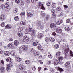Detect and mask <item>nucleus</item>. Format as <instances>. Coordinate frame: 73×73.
Returning a JSON list of instances; mask_svg holds the SVG:
<instances>
[{
  "label": "nucleus",
  "instance_id": "nucleus-1",
  "mask_svg": "<svg viewBox=\"0 0 73 73\" xmlns=\"http://www.w3.org/2000/svg\"><path fill=\"white\" fill-rule=\"evenodd\" d=\"M35 30L33 29L31 27H29L28 28H26L25 30V32H26V33H27L28 32H34Z\"/></svg>",
  "mask_w": 73,
  "mask_h": 73
},
{
  "label": "nucleus",
  "instance_id": "nucleus-57",
  "mask_svg": "<svg viewBox=\"0 0 73 73\" xmlns=\"http://www.w3.org/2000/svg\"><path fill=\"white\" fill-rule=\"evenodd\" d=\"M38 49H40L41 48V45H38Z\"/></svg>",
  "mask_w": 73,
  "mask_h": 73
},
{
  "label": "nucleus",
  "instance_id": "nucleus-40",
  "mask_svg": "<svg viewBox=\"0 0 73 73\" xmlns=\"http://www.w3.org/2000/svg\"><path fill=\"white\" fill-rule=\"evenodd\" d=\"M20 24L21 25H25V23L23 21H21Z\"/></svg>",
  "mask_w": 73,
  "mask_h": 73
},
{
  "label": "nucleus",
  "instance_id": "nucleus-38",
  "mask_svg": "<svg viewBox=\"0 0 73 73\" xmlns=\"http://www.w3.org/2000/svg\"><path fill=\"white\" fill-rule=\"evenodd\" d=\"M15 52H13L11 51L10 52V54L12 56H15Z\"/></svg>",
  "mask_w": 73,
  "mask_h": 73
},
{
  "label": "nucleus",
  "instance_id": "nucleus-37",
  "mask_svg": "<svg viewBox=\"0 0 73 73\" xmlns=\"http://www.w3.org/2000/svg\"><path fill=\"white\" fill-rule=\"evenodd\" d=\"M54 48L55 49H58L59 48V45L58 44H56L54 46Z\"/></svg>",
  "mask_w": 73,
  "mask_h": 73
},
{
  "label": "nucleus",
  "instance_id": "nucleus-43",
  "mask_svg": "<svg viewBox=\"0 0 73 73\" xmlns=\"http://www.w3.org/2000/svg\"><path fill=\"white\" fill-rule=\"evenodd\" d=\"M58 69L59 70L60 72H61L62 71H64V70L59 67H58Z\"/></svg>",
  "mask_w": 73,
  "mask_h": 73
},
{
  "label": "nucleus",
  "instance_id": "nucleus-62",
  "mask_svg": "<svg viewBox=\"0 0 73 73\" xmlns=\"http://www.w3.org/2000/svg\"><path fill=\"white\" fill-rule=\"evenodd\" d=\"M9 41H13V39L12 38H10L9 39Z\"/></svg>",
  "mask_w": 73,
  "mask_h": 73
},
{
  "label": "nucleus",
  "instance_id": "nucleus-4",
  "mask_svg": "<svg viewBox=\"0 0 73 73\" xmlns=\"http://www.w3.org/2000/svg\"><path fill=\"white\" fill-rule=\"evenodd\" d=\"M20 48L21 49H23L24 50H26L28 49V46L24 45L21 46Z\"/></svg>",
  "mask_w": 73,
  "mask_h": 73
},
{
  "label": "nucleus",
  "instance_id": "nucleus-16",
  "mask_svg": "<svg viewBox=\"0 0 73 73\" xmlns=\"http://www.w3.org/2000/svg\"><path fill=\"white\" fill-rule=\"evenodd\" d=\"M5 19V15H1L0 17V19L1 20H2V21H3V20H4Z\"/></svg>",
  "mask_w": 73,
  "mask_h": 73
},
{
  "label": "nucleus",
  "instance_id": "nucleus-63",
  "mask_svg": "<svg viewBox=\"0 0 73 73\" xmlns=\"http://www.w3.org/2000/svg\"><path fill=\"white\" fill-rule=\"evenodd\" d=\"M64 8H68V6L66 5H64Z\"/></svg>",
  "mask_w": 73,
  "mask_h": 73
},
{
  "label": "nucleus",
  "instance_id": "nucleus-15",
  "mask_svg": "<svg viewBox=\"0 0 73 73\" xmlns=\"http://www.w3.org/2000/svg\"><path fill=\"white\" fill-rule=\"evenodd\" d=\"M19 68L21 70H23L24 68V66L22 64H20L19 66Z\"/></svg>",
  "mask_w": 73,
  "mask_h": 73
},
{
  "label": "nucleus",
  "instance_id": "nucleus-51",
  "mask_svg": "<svg viewBox=\"0 0 73 73\" xmlns=\"http://www.w3.org/2000/svg\"><path fill=\"white\" fill-rule=\"evenodd\" d=\"M68 51L66 50H65L64 52V53L65 54L66 56H67V54H68Z\"/></svg>",
  "mask_w": 73,
  "mask_h": 73
},
{
  "label": "nucleus",
  "instance_id": "nucleus-3",
  "mask_svg": "<svg viewBox=\"0 0 73 73\" xmlns=\"http://www.w3.org/2000/svg\"><path fill=\"white\" fill-rule=\"evenodd\" d=\"M43 2H39L38 3V5L39 7H41V9L43 10H45V8L43 6Z\"/></svg>",
  "mask_w": 73,
  "mask_h": 73
},
{
  "label": "nucleus",
  "instance_id": "nucleus-25",
  "mask_svg": "<svg viewBox=\"0 0 73 73\" xmlns=\"http://www.w3.org/2000/svg\"><path fill=\"white\" fill-rule=\"evenodd\" d=\"M16 61L17 62H20L21 61V59L18 57H17L16 58Z\"/></svg>",
  "mask_w": 73,
  "mask_h": 73
},
{
  "label": "nucleus",
  "instance_id": "nucleus-29",
  "mask_svg": "<svg viewBox=\"0 0 73 73\" xmlns=\"http://www.w3.org/2000/svg\"><path fill=\"white\" fill-rule=\"evenodd\" d=\"M51 6L53 8H54L56 7V4L55 3H52Z\"/></svg>",
  "mask_w": 73,
  "mask_h": 73
},
{
  "label": "nucleus",
  "instance_id": "nucleus-8",
  "mask_svg": "<svg viewBox=\"0 0 73 73\" xmlns=\"http://www.w3.org/2000/svg\"><path fill=\"white\" fill-rule=\"evenodd\" d=\"M56 32H57L58 33H61L62 32L61 29L60 28H57L56 29Z\"/></svg>",
  "mask_w": 73,
  "mask_h": 73
},
{
  "label": "nucleus",
  "instance_id": "nucleus-7",
  "mask_svg": "<svg viewBox=\"0 0 73 73\" xmlns=\"http://www.w3.org/2000/svg\"><path fill=\"white\" fill-rule=\"evenodd\" d=\"M59 63V62H58V60H54L53 62V64L54 65H58Z\"/></svg>",
  "mask_w": 73,
  "mask_h": 73
},
{
  "label": "nucleus",
  "instance_id": "nucleus-19",
  "mask_svg": "<svg viewBox=\"0 0 73 73\" xmlns=\"http://www.w3.org/2000/svg\"><path fill=\"white\" fill-rule=\"evenodd\" d=\"M17 34L18 36H19L20 37H21L23 36V33L21 32H19Z\"/></svg>",
  "mask_w": 73,
  "mask_h": 73
},
{
  "label": "nucleus",
  "instance_id": "nucleus-12",
  "mask_svg": "<svg viewBox=\"0 0 73 73\" xmlns=\"http://www.w3.org/2000/svg\"><path fill=\"white\" fill-rule=\"evenodd\" d=\"M0 70L1 71V73H3L5 70V68L4 67H1L0 68Z\"/></svg>",
  "mask_w": 73,
  "mask_h": 73
},
{
  "label": "nucleus",
  "instance_id": "nucleus-31",
  "mask_svg": "<svg viewBox=\"0 0 73 73\" xmlns=\"http://www.w3.org/2000/svg\"><path fill=\"white\" fill-rule=\"evenodd\" d=\"M6 61L8 62H10L11 61V59L10 58H8L6 59Z\"/></svg>",
  "mask_w": 73,
  "mask_h": 73
},
{
  "label": "nucleus",
  "instance_id": "nucleus-11",
  "mask_svg": "<svg viewBox=\"0 0 73 73\" xmlns=\"http://www.w3.org/2000/svg\"><path fill=\"white\" fill-rule=\"evenodd\" d=\"M56 25L53 23H52L50 24V28H56Z\"/></svg>",
  "mask_w": 73,
  "mask_h": 73
},
{
  "label": "nucleus",
  "instance_id": "nucleus-20",
  "mask_svg": "<svg viewBox=\"0 0 73 73\" xmlns=\"http://www.w3.org/2000/svg\"><path fill=\"white\" fill-rule=\"evenodd\" d=\"M31 36L32 37H36V34L35 33V31L34 32H32Z\"/></svg>",
  "mask_w": 73,
  "mask_h": 73
},
{
  "label": "nucleus",
  "instance_id": "nucleus-2",
  "mask_svg": "<svg viewBox=\"0 0 73 73\" xmlns=\"http://www.w3.org/2000/svg\"><path fill=\"white\" fill-rule=\"evenodd\" d=\"M28 36L26 35L23 38V41H24L25 42H27L28 41H29V39L28 38Z\"/></svg>",
  "mask_w": 73,
  "mask_h": 73
},
{
  "label": "nucleus",
  "instance_id": "nucleus-50",
  "mask_svg": "<svg viewBox=\"0 0 73 73\" xmlns=\"http://www.w3.org/2000/svg\"><path fill=\"white\" fill-rule=\"evenodd\" d=\"M15 2L17 4H19L20 3V0H15Z\"/></svg>",
  "mask_w": 73,
  "mask_h": 73
},
{
  "label": "nucleus",
  "instance_id": "nucleus-13",
  "mask_svg": "<svg viewBox=\"0 0 73 73\" xmlns=\"http://www.w3.org/2000/svg\"><path fill=\"white\" fill-rule=\"evenodd\" d=\"M37 37L39 38H41L43 37V34L42 33H39L37 35Z\"/></svg>",
  "mask_w": 73,
  "mask_h": 73
},
{
  "label": "nucleus",
  "instance_id": "nucleus-26",
  "mask_svg": "<svg viewBox=\"0 0 73 73\" xmlns=\"http://www.w3.org/2000/svg\"><path fill=\"white\" fill-rule=\"evenodd\" d=\"M14 45L15 46H17L19 44V41L15 40L14 42Z\"/></svg>",
  "mask_w": 73,
  "mask_h": 73
},
{
  "label": "nucleus",
  "instance_id": "nucleus-30",
  "mask_svg": "<svg viewBox=\"0 0 73 73\" xmlns=\"http://www.w3.org/2000/svg\"><path fill=\"white\" fill-rule=\"evenodd\" d=\"M17 12H18V9L17 8L15 9L13 11V12L14 13H16Z\"/></svg>",
  "mask_w": 73,
  "mask_h": 73
},
{
  "label": "nucleus",
  "instance_id": "nucleus-27",
  "mask_svg": "<svg viewBox=\"0 0 73 73\" xmlns=\"http://www.w3.org/2000/svg\"><path fill=\"white\" fill-rule=\"evenodd\" d=\"M38 25H39V27L41 29H43V28H44V26L42 25L40 23H39Z\"/></svg>",
  "mask_w": 73,
  "mask_h": 73
},
{
  "label": "nucleus",
  "instance_id": "nucleus-28",
  "mask_svg": "<svg viewBox=\"0 0 73 73\" xmlns=\"http://www.w3.org/2000/svg\"><path fill=\"white\" fill-rule=\"evenodd\" d=\"M38 44V42H33V46H36Z\"/></svg>",
  "mask_w": 73,
  "mask_h": 73
},
{
  "label": "nucleus",
  "instance_id": "nucleus-5",
  "mask_svg": "<svg viewBox=\"0 0 73 73\" xmlns=\"http://www.w3.org/2000/svg\"><path fill=\"white\" fill-rule=\"evenodd\" d=\"M65 66L66 68H69L70 66V64L69 62H67L65 63Z\"/></svg>",
  "mask_w": 73,
  "mask_h": 73
},
{
  "label": "nucleus",
  "instance_id": "nucleus-42",
  "mask_svg": "<svg viewBox=\"0 0 73 73\" xmlns=\"http://www.w3.org/2000/svg\"><path fill=\"white\" fill-rule=\"evenodd\" d=\"M23 28L22 27H20L18 29V30L19 31V32H20V31H23Z\"/></svg>",
  "mask_w": 73,
  "mask_h": 73
},
{
  "label": "nucleus",
  "instance_id": "nucleus-9",
  "mask_svg": "<svg viewBox=\"0 0 73 73\" xmlns=\"http://www.w3.org/2000/svg\"><path fill=\"white\" fill-rule=\"evenodd\" d=\"M27 15L29 17H31L33 16V14L31 12H28L27 13Z\"/></svg>",
  "mask_w": 73,
  "mask_h": 73
},
{
  "label": "nucleus",
  "instance_id": "nucleus-14",
  "mask_svg": "<svg viewBox=\"0 0 73 73\" xmlns=\"http://www.w3.org/2000/svg\"><path fill=\"white\" fill-rule=\"evenodd\" d=\"M14 20L16 21H19V20H20V17L18 16H16L14 17Z\"/></svg>",
  "mask_w": 73,
  "mask_h": 73
},
{
  "label": "nucleus",
  "instance_id": "nucleus-53",
  "mask_svg": "<svg viewBox=\"0 0 73 73\" xmlns=\"http://www.w3.org/2000/svg\"><path fill=\"white\" fill-rule=\"evenodd\" d=\"M70 19H67L66 20V23H70Z\"/></svg>",
  "mask_w": 73,
  "mask_h": 73
},
{
  "label": "nucleus",
  "instance_id": "nucleus-64",
  "mask_svg": "<svg viewBox=\"0 0 73 73\" xmlns=\"http://www.w3.org/2000/svg\"><path fill=\"white\" fill-rule=\"evenodd\" d=\"M21 5H24V2L23 1H22L21 2Z\"/></svg>",
  "mask_w": 73,
  "mask_h": 73
},
{
  "label": "nucleus",
  "instance_id": "nucleus-55",
  "mask_svg": "<svg viewBox=\"0 0 73 73\" xmlns=\"http://www.w3.org/2000/svg\"><path fill=\"white\" fill-rule=\"evenodd\" d=\"M3 7H4V5H0V9H3Z\"/></svg>",
  "mask_w": 73,
  "mask_h": 73
},
{
  "label": "nucleus",
  "instance_id": "nucleus-24",
  "mask_svg": "<svg viewBox=\"0 0 73 73\" xmlns=\"http://www.w3.org/2000/svg\"><path fill=\"white\" fill-rule=\"evenodd\" d=\"M35 56H39V51H36L35 52Z\"/></svg>",
  "mask_w": 73,
  "mask_h": 73
},
{
  "label": "nucleus",
  "instance_id": "nucleus-41",
  "mask_svg": "<svg viewBox=\"0 0 73 73\" xmlns=\"http://www.w3.org/2000/svg\"><path fill=\"white\" fill-rule=\"evenodd\" d=\"M5 26V23L4 22H2L1 23V26L2 27H4Z\"/></svg>",
  "mask_w": 73,
  "mask_h": 73
},
{
  "label": "nucleus",
  "instance_id": "nucleus-59",
  "mask_svg": "<svg viewBox=\"0 0 73 73\" xmlns=\"http://www.w3.org/2000/svg\"><path fill=\"white\" fill-rule=\"evenodd\" d=\"M49 17L48 16H47L46 17V20H48V19H49Z\"/></svg>",
  "mask_w": 73,
  "mask_h": 73
},
{
  "label": "nucleus",
  "instance_id": "nucleus-58",
  "mask_svg": "<svg viewBox=\"0 0 73 73\" xmlns=\"http://www.w3.org/2000/svg\"><path fill=\"white\" fill-rule=\"evenodd\" d=\"M39 62L41 64H43V62L41 61V60H39Z\"/></svg>",
  "mask_w": 73,
  "mask_h": 73
},
{
  "label": "nucleus",
  "instance_id": "nucleus-21",
  "mask_svg": "<svg viewBox=\"0 0 73 73\" xmlns=\"http://www.w3.org/2000/svg\"><path fill=\"white\" fill-rule=\"evenodd\" d=\"M62 23V21L59 20L58 21L57 24L58 25H60Z\"/></svg>",
  "mask_w": 73,
  "mask_h": 73
},
{
  "label": "nucleus",
  "instance_id": "nucleus-49",
  "mask_svg": "<svg viewBox=\"0 0 73 73\" xmlns=\"http://www.w3.org/2000/svg\"><path fill=\"white\" fill-rule=\"evenodd\" d=\"M45 41L46 42H48L49 41V38L48 37H46L45 38Z\"/></svg>",
  "mask_w": 73,
  "mask_h": 73
},
{
  "label": "nucleus",
  "instance_id": "nucleus-10",
  "mask_svg": "<svg viewBox=\"0 0 73 73\" xmlns=\"http://www.w3.org/2000/svg\"><path fill=\"white\" fill-rule=\"evenodd\" d=\"M12 28V26L11 25H9V24H7L5 27V28L6 29H11Z\"/></svg>",
  "mask_w": 73,
  "mask_h": 73
},
{
  "label": "nucleus",
  "instance_id": "nucleus-33",
  "mask_svg": "<svg viewBox=\"0 0 73 73\" xmlns=\"http://www.w3.org/2000/svg\"><path fill=\"white\" fill-rule=\"evenodd\" d=\"M63 59H64V58L62 56L59 57L58 58V60L59 61H62V60H63Z\"/></svg>",
  "mask_w": 73,
  "mask_h": 73
},
{
  "label": "nucleus",
  "instance_id": "nucleus-60",
  "mask_svg": "<svg viewBox=\"0 0 73 73\" xmlns=\"http://www.w3.org/2000/svg\"><path fill=\"white\" fill-rule=\"evenodd\" d=\"M41 67H38V70L39 72L41 70Z\"/></svg>",
  "mask_w": 73,
  "mask_h": 73
},
{
  "label": "nucleus",
  "instance_id": "nucleus-18",
  "mask_svg": "<svg viewBox=\"0 0 73 73\" xmlns=\"http://www.w3.org/2000/svg\"><path fill=\"white\" fill-rule=\"evenodd\" d=\"M10 54V53L8 51L5 52L4 53V55L5 56H9Z\"/></svg>",
  "mask_w": 73,
  "mask_h": 73
},
{
  "label": "nucleus",
  "instance_id": "nucleus-44",
  "mask_svg": "<svg viewBox=\"0 0 73 73\" xmlns=\"http://www.w3.org/2000/svg\"><path fill=\"white\" fill-rule=\"evenodd\" d=\"M35 52H36V50H35L33 48L31 50V53H35Z\"/></svg>",
  "mask_w": 73,
  "mask_h": 73
},
{
  "label": "nucleus",
  "instance_id": "nucleus-56",
  "mask_svg": "<svg viewBox=\"0 0 73 73\" xmlns=\"http://www.w3.org/2000/svg\"><path fill=\"white\" fill-rule=\"evenodd\" d=\"M51 61L50 60V61H49L48 63H47V64H48V65H50V64H51Z\"/></svg>",
  "mask_w": 73,
  "mask_h": 73
},
{
  "label": "nucleus",
  "instance_id": "nucleus-39",
  "mask_svg": "<svg viewBox=\"0 0 73 73\" xmlns=\"http://www.w3.org/2000/svg\"><path fill=\"white\" fill-rule=\"evenodd\" d=\"M9 7V4L7 3H6L4 5V7L5 8H7Z\"/></svg>",
  "mask_w": 73,
  "mask_h": 73
},
{
  "label": "nucleus",
  "instance_id": "nucleus-32",
  "mask_svg": "<svg viewBox=\"0 0 73 73\" xmlns=\"http://www.w3.org/2000/svg\"><path fill=\"white\" fill-rule=\"evenodd\" d=\"M65 30L67 32H68V31H70V29L68 27H66L65 28Z\"/></svg>",
  "mask_w": 73,
  "mask_h": 73
},
{
  "label": "nucleus",
  "instance_id": "nucleus-61",
  "mask_svg": "<svg viewBox=\"0 0 73 73\" xmlns=\"http://www.w3.org/2000/svg\"><path fill=\"white\" fill-rule=\"evenodd\" d=\"M10 69V68L9 67H7L6 68V70L7 71H8Z\"/></svg>",
  "mask_w": 73,
  "mask_h": 73
},
{
  "label": "nucleus",
  "instance_id": "nucleus-22",
  "mask_svg": "<svg viewBox=\"0 0 73 73\" xmlns=\"http://www.w3.org/2000/svg\"><path fill=\"white\" fill-rule=\"evenodd\" d=\"M21 17H23V18H25V13L23 12L21 14Z\"/></svg>",
  "mask_w": 73,
  "mask_h": 73
},
{
  "label": "nucleus",
  "instance_id": "nucleus-23",
  "mask_svg": "<svg viewBox=\"0 0 73 73\" xmlns=\"http://www.w3.org/2000/svg\"><path fill=\"white\" fill-rule=\"evenodd\" d=\"M25 64L27 65H29L30 64V61L28 60H27L25 61Z\"/></svg>",
  "mask_w": 73,
  "mask_h": 73
},
{
  "label": "nucleus",
  "instance_id": "nucleus-45",
  "mask_svg": "<svg viewBox=\"0 0 73 73\" xmlns=\"http://www.w3.org/2000/svg\"><path fill=\"white\" fill-rule=\"evenodd\" d=\"M12 66H13V65L12 64H8L7 67H9H9H12Z\"/></svg>",
  "mask_w": 73,
  "mask_h": 73
},
{
  "label": "nucleus",
  "instance_id": "nucleus-17",
  "mask_svg": "<svg viewBox=\"0 0 73 73\" xmlns=\"http://www.w3.org/2000/svg\"><path fill=\"white\" fill-rule=\"evenodd\" d=\"M7 46H8L9 48H12V46H13V44H12V43H10L8 44Z\"/></svg>",
  "mask_w": 73,
  "mask_h": 73
},
{
  "label": "nucleus",
  "instance_id": "nucleus-47",
  "mask_svg": "<svg viewBox=\"0 0 73 73\" xmlns=\"http://www.w3.org/2000/svg\"><path fill=\"white\" fill-rule=\"evenodd\" d=\"M30 1H31L30 0H27L26 1V4H29V3H30Z\"/></svg>",
  "mask_w": 73,
  "mask_h": 73
},
{
  "label": "nucleus",
  "instance_id": "nucleus-36",
  "mask_svg": "<svg viewBox=\"0 0 73 73\" xmlns=\"http://www.w3.org/2000/svg\"><path fill=\"white\" fill-rule=\"evenodd\" d=\"M61 54V52H58L57 53H56V55L57 56H60Z\"/></svg>",
  "mask_w": 73,
  "mask_h": 73
},
{
  "label": "nucleus",
  "instance_id": "nucleus-35",
  "mask_svg": "<svg viewBox=\"0 0 73 73\" xmlns=\"http://www.w3.org/2000/svg\"><path fill=\"white\" fill-rule=\"evenodd\" d=\"M50 41H52V42H54V41H55V39L53 38H50Z\"/></svg>",
  "mask_w": 73,
  "mask_h": 73
},
{
  "label": "nucleus",
  "instance_id": "nucleus-52",
  "mask_svg": "<svg viewBox=\"0 0 73 73\" xmlns=\"http://www.w3.org/2000/svg\"><path fill=\"white\" fill-rule=\"evenodd\" d=\"M61 9V8L60 7H58L56 8V10L57 11H60Z\"/></svg>",
  "mask_w": 73,
  "mask_h": 73
},
{
  "label": "nucleus",
  "instance_id": "nucleus-46",
  "mask_svg": "<svg viewBox=\"0 0 73 73\" xmlns=\"http://www.w3.org/2000/svg\"><path fill=\"white\" fill-rule=\"evenodd\" d=\"M41 16H42V17H44V16H45V14L42 12L41 13Z\"/></svg>",
  "mask_w": 73,
  "mask_h": 73
},
{
  "label": "nucleus",
  "instance_id": "nucleus-6",
  "mask_svg": "<svg viewBox=\"0 0 73 73\" xmlns=\"http://www.w3.org/2000/svg\"><path fill=\"white\" fill-rule=\"evenodd\" d=\"M51 11L53 15V17H52V18H55L56 17V15H54V13H55V10H54V9H52L51 10Z\"/></svg>",
  "mask_w": 73,
  "mask_h": 73
},
{
  "label": "nucleus",
  "instance_id": "nucleus-34",
  "mask_svg": "<svg viewBox=\"0 0 73 73\" xmlns=\"http://www.w3.org/2000/svg\"><path fill=\"white\" fill-rule=\"evenodd\" d=\"M48 57L50 58H53V56L50 54L49 53H48Z\"/></svg>",
  "mask_w": 73,
  "mask_h": 73
},
{
  "label": "nucleus",
  "instance_id": "nucleus-48",
  "mask_svg": "<svg viewBox=\"0 0 73 73\" xmlns=\"http://www.w3.org/2000/svg\"><path fill=\"white\" fill-rule=\"evenodd\" d=\"M46 4H47V6H48V7H49L50 6V5H51V3H50V2H48Z\"/></svg>",
  "mask_w": 73,
  "mask_h": 73
},
{
  "label": "nucleus",
  "instance_id": "nucleus-54",
  "mask_svg": "<svg viewBox=\"0 0 73 73\" xmlns=\"http://www.w3.org/2000/svg\"><path fill=\"white\" fill-rule=\"evenodd\" d=\"M32 69L33 71H35L36 70V68L35 66H33L32 67Z\"/></svg>",
  "mask_w": 73,
  "mask_h": 73
}]
</instances>
